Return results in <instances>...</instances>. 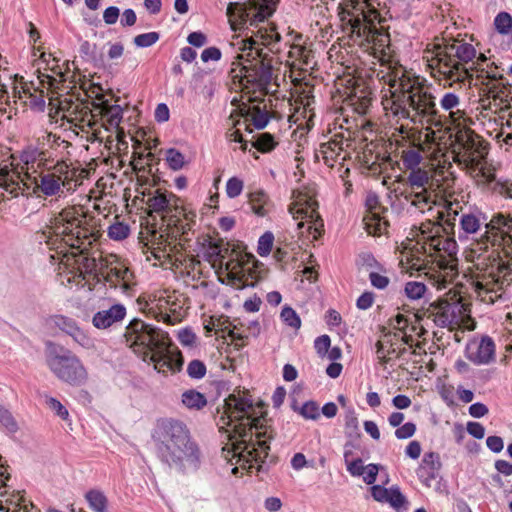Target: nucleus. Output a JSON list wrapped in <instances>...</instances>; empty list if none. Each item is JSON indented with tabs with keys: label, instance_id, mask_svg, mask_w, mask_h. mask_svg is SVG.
Instances as JSON below:
<instances>
[{
	"label": "nucleus",
	"instance_id": "nucleus-41",
	"mask_svg": "<svg viewBox=\"0 0 512 512\" xmlns=\"http://www.w3.org/2000/svg\"><path fill=\"white\" fill-rule=\"evenodd\" d=\"M227 402L229 405L233 402L234 410L238 414L247 413L253 407V401L247 397H237L233 394L229 395Z\"/></svg>",
	"mask_w": 512,
	"mask_h": 512
},
{
	"label": "nucleus",
	"instance_id": "nucleus-3",
	"mask_svg": "<svg viewBox=\"0 0 512 512\" xmlns=\"http://www.w3.org/2000/svg\"><path fill=\"white\" fill-rule=\"evenodd\" d=\"M46 355L48 367L59 380L76 387L86 384L87 369L80 358L70 349L48 341Z\"/></svg>",
	"mask_w": 512,
	"mask_h": 512
},
{
	"label": "nucleus",
	"instance_id": "nucleus-1",
	"mask_svg": "<svg viewBox=\"0 0 512 512\" xmlns=\"http://www.w3.org/2000/svg\"><path fill=\"white\" fill-rule=\"evenodd\" d=\"M49 230H53L56 238L45 236L46 243L50 249L69 248L71 251L66 254L67 265L72 266L75 270V276L85 280L87 276L93 277L100 281L102 277L111 287H116V281H122L123 287L129 281L131 272L121 260L110 255L109 258H102L101 255L96 256V251H90L95 238L92 237L93 230L86 229V226H46Z\"/></svg>",
	"mask_w": 512,
	"mask_h": 512
},
{
	"label": "nucleus",
	"instance_id": "nucleus-33",
	"mask_svg": "<svg viewBox=\"0 0 512 512\" xmlns=\"http://www.w3.org/2000/svg\"><path fill=\"white\" fill-rule=\"evenodd\" d=\"M167 368L173 373L180 372L184 365V356L182 352L176 348L167 351Z\"/></svg>",
	"mask_w": 512,
	"mask_h": 512
},
{
	"label": "nucleus",
	"instance_id": "nucleus-23",
	"mask_svg": "<svg viewBox=\"0 0 512 512\" xmlns=\"http://www.w3.org/2000/svg\"><path fill=\"white\" fill-rule=\"evenodd\" d=\"M44 156V150L40 149L37 145L28 144L19 151L18 157L24 165H33L37 161H42Z\"/></svg>",
	"mask_w": 512,
	"mask_h": 512
},
{
	"label": "nucleus",
	"instance_id": "nucleus-19",
	"mask_svg": "<svg viewBox=\"0 0 512 512\" xmlns=\"http://www.w3.org/2000/svg\"><path fill=\"white\" fill-rule=\"evenodd\" d=\"M181 402L190 410H201L207 405V398L205 394L195 389H189L182 393Z\"/></svg>",
	"mask_w": 512,
	"mask_h": 512
},
{
	"label": "nucleus",
	"instance_id": "nucleus-38",
	"mask_svg": "<svg viewBox=\"0 0 512 512\" xmlns=\"http://www.w3.org/2000/svg\"><path fill=\"white\" fill-rule=\"evenodd\" d=\"M258 448L255 447L253 442L247 444V448H250L248 451L249 456L253 457L255 462L264 463V459L261 458L259 454V449L264 453V458H266L270 451V444L266 440H260L257 442Z\"/></svg>",
	"mask_w": 512,
	"mask_h": 512
},
{
	"label": "nucleus",
	"instance_id": "nucleus-48",
	"mask_svg": "<svg viewBox=\"0 0 512 512\" xmlns=\"http://www.w3.org/2000/svg\"><path fill=\"white\" fill-rule=\"evenodd\" d=\"M271 119L268 111L258 108L257 113L252 117V125L257 130H262L267 127Z\"/></svg>",
	"mask_w": 512,
	"mask_h": 512
},
{
	"label": "nucleus",
	"instance_id": "nucleus-30",
	"mask_svg": "<svg viewBox=\"0 0 512 512\" xmlns=\"http://www.w3.org/2000/svg\"><path fill=\"white\" fill-rule=\"evenodd\" d=\"M427 287L423 282L409 281L405 284V295L411 300H418L424 297Z\"/></svg>",
	"mask_w": 512,
	"mask_h": 512
},
{
	"label": "nucleus",
	"instance_id": "nucleus-50",
	"mask_svg": "<svg viewBox=\"0 0 512 512\" xmlns=\"http://www.w3.org/2000/svg\"><path fill=\"white\" fill-rule=\"evenodd\" d=\"M331 346V339L328 335L324 334L317 337L314 341V348L317 354L321 357H324L329 351Z\"/></svg>",
	"mask_w": 512,
	"mask_h": 512
},
{
	"label": "nucleus",
	"instance_id": "nucleus-46",
	"mask_svg": "<svg viewBox=\"0 0 512 512\" xmlns=\"http://www.w3.org/2000/svg\"><path fill=\"white\" fill-rule=\"evenodd\" d=\"M0 423L9 433H15L18 430V424L13 415L4 407L2 408V411H0Z\"/></svg>",
	"mask_w": 512,
	"mask_h": 512
},
{
	"label": "nucleus",
	"instance_id": "nucleus-53",
	"mask_svg": "<svg viewBox=\"0 0 512 512\" xmlns=\"http://www.w3.org/2000/svg\"><path fill=\"white\" fill-rule=\"evenodd\" d=\"M369 280L371 285L379 290L385 289L390 283V279L387 276L379 274L378 271H371L369 273Z\"/></svg>",
	"mask_w": 512,
	"mask_h": 512
},
{
	"label": "nucleus",
	"instance_id": "nucleus-58",
	"mask_svg": "<svg viewBox=\"0 0 512 512\" xmlns=\"http://www.w3.org/2000/svg\"><path fill=\"white\" fill-rule=\"evenodd\" d=\"M373 302H374V293L371 291H365L356 300V307L359 310H367L373 305Z\"/></svg>",
	"mask_w": 512,
	"mask_h": 512
},
{
	"label": "nucleus",
	"instance_id": "nucleus-11",
	"mask_svg": "<svg viewBox=\"0 0 512 512\" xmlns=\"http://www.w3.org/2000/svg\"><path fill=\"white\" fill-rule=\"evenodd\" d=\"M157 227L158 226H140L139 239L144 245L148 246L151 244L153 247L157 246V248L165 245L168 241L170 228H176L177 232H180L181 228L182 236L187 234L185 229L187 226H159V230Z\"/></svg>",
	"mask_w": 512,
	"mask_h": 512
},
{
	"label": "nucleus",
	"instance_id": "nucleus-40",
	"mask_svg": "<svg viewBox=\"0 0 512 512\" xmlns=\"http://www.w3.org/2000/svg\"><path fill=\"white\" fill-rule=\"evenodd\" d=\"M299 414L304 419L317 420L320 417V408L316 401L308 400L302 404Z\"/></svg>",
	"mask_w": 512,
	"mask_h": 512
},
{
	"label": "nucleus",
	"instance_id": "nucleus-24",
	"mask_svg": "<svg viewBox=\"0 0 512 512\" xmlns=\"http://www.w3.org/2000/svg\"><path fill=\"white\" fill-rule=\"evenodd\" d=\"M148 207L156 213H164L170 211V199L166 193L156 190L155 193L147 200Z\"/></svg>",
	"mask_w": 512,
	"mask_h": 512
},
{
	"label": "nucleus",
	"instance_id": "nucleus-42",
	"mask_svg": "<svg viewBox=\"0 0 512 512\" xmlns=\"http://www.w3.org/2000/svg\"><path fill=\"white\" fill-rule=\"evenodd\" d=\"M207 367L205 363L199 359H194L187 366V374L191 379L200 380L205 377Z\"/></svg>",
	"mask_w": 512,
	"mask_h": 512
},
{
	"label": "nucleus",
	"instance_id": "nucleus-12",
	"mask_svg": "<svg viewBox=\"0 0 512 512\" xmlns=\"http://www.w3.org/2000/svg\"><path fill=\"white\" fill-rule=\"evenodd\" d=\"M248 198L247 209L249 211L259 218H265L267 221L272 220L273 203L264 190L257 189L252 191L249 193Z\"/></svg>",
	"mask_w": 512,
	"mask_h": 512
},
{
	"label": "nucleus",
	"instance_id": "nucleus-2",
	"mask_svg": "<svg viewBox=\"0 0 512 512\" xmlns=\"http://www.w3.org/2000/svg\"><path fill=\"white\" fill-rule=\"evenodd\" d=\"M157 459L182 475L195 473L202 453L187 425L174 418H160L151 432Z\"/></svg>",
	"mask_w": 512,
	"mask_h": 512
},
{
	"label": "nucleus",
	"instance_id": "nucleus-27",
	"mask_svg": "<svg viewBox=\"0 0 512 512\" xmlns=\"http://www.w3.org/2000/svg\"><path fill=\"white\" fill-rule=\"evenodd\" d=\"M430 180V176L427 170L419 168L416 170L410 171L407 183L412 188H424Z\"/></svg>",
	"mask_w": 512,
	"mask_h": 512
},
{
	"label": "nucleus",
	"instance_id": "nucleus-14",
	"mask_svg": "<svg viewBox=\"0 0 512 512\" xmlns=\"http://www.w3.org/2000/svg\"><path fill=\"white\" fill-rule=\"evenodd\" d=\"M126 316V307L117 303L109 309L96 312L92 318V324L97 329H107L113 324L122 321Z\"/></svg>",
	"mask_w": 512,
	"mask_h": 512
},
{
	"label": "nucleus",
	"instance_id": "nucleus-35",
	"mask_svg": "<svg viewBox=\"0 0 512 512\" xmlns=\"http://www.w3.org/2000/svg\"><path fill=\"white\" fill-rule=\"evenodd\" d=\"M386 502L397 510L408 504L406 497L398 486H392L389 488Z\"/></svg>",
	"mask_w": 512,
	"mask_h": 512
},
{
	"label": "nucleus",
	"instance_id": "nucleus-43",
	"mask_svg": "<svg viewBox=\"0 0 512 512\" xmlns=\"http://www.w3.org/2000/svg\"><path fill=\"white\" fill-rule=\"evenodd\" d=\"M455 55L461 62L468 63L476 57V49L472 44L463 43L457 46Z\"/></svg>",
	"mask_w": 512,
	"mask_h": 512
},
{
	"label": "nucleus",
	"instance_id": "nucleus-55",
	"mask_svg": "<svg viewBox=\"0 0 512 512\" xmlns=\"http://www.w3.org/2000/svg\"><path fill=\"white\" fill-rule=\"evenodd\" d=\"M151 352H152V355H151L150 360H151V362L154 363L155 369L160 371L161 368L167 367V363H168L167 351L164 352V349H163V350H154Z\"/></svg>",
	"mask_w": 512,
	"mask_h": 512
},
{
	"label": "nucleus",
	"instance_id": "nucleus-36",
	"mask_svg": "<svg viewBox=\"0 0 512 512\" xmlns=\"http://www.w3.org/2000/svg\"><path fill=\"white\" fill-rule=\"evenodd\" d=\"M274 234L271 231H266L258 240L257 253L261 257H267L273 248Z\"/></svg>",
	"mask_w": 512,
	"mask_h": 512
},
{
	"label": "nucleus",
	"instance_id": "nucleus-18",
	"mask_svg": "<svg viewBox=\"0 0 512 512\" xmlns=\"http://www.w3.org/2000/svg\"><path fill=\"white\" fill-rule=\"evenodd\" d=\"M443 310L432 312L428 317H434V323L440 328H446L452 325L456 318L457 313L451 303H442Z\"/></svg>",
	"mask_w": 512,
	"mask_h": 512
},
{
	"label": "nucleus",
	"instance_id": "nucleus-7",
	"mask_svg": "<svg viewBox=\"0 0 512 512\" xmlns=\"http://www.w3.org/2000/svg\"><path fill=\"white\" fill-rule=\"evenodd\" d=\"M317 201L302 193L294 194V201L290 205L289 212L295 220H299L296 224H316L319 219L317 212Z\"/></svg>",
	"mask_w": 512,
	"mask_h": 512
},
{
	"label": "nucleus",
	"instance_id": "nucleus-21",
	"mask_svg": "<svg viewBox=\"0 0 512 512\" xmlns=\"http://www.w3.org/2000/svg\"><path fill=\"white\" fill-rule=\"evenodd\" d=\"M47 322L51 327L57 328L69 336L79 326L74 318L61 314H55L50 316Z\"/></svg>",
	"mask_w": 512,
	"mask_h": 512
},
{
	"label": "nucleus",
	"instance_id": "nucleus-47",
	"mask_svg": "<svg viewBox=\"0 0 512 512\" xmlns=\"http://www.w3.org/2000/svg\"><path fill=\"white\" fill-rule=\"evenodd\" d=\"M177 338L182 346L192 347L196 342L197 336L190 327H185L179 330Z\"/></svg>",
	"mask_w": 512,
	"mask_h": 512
},
{
	"label": "nucleus",
	"instance_id": "nucleus-34",
	"mask_svg": "<svg viewBox=\"0 0 512 512\" xmlns=\"http://www.w3.org/2000/svg\"><path fill=\"white\" fill-rule=\"evenodd\" d=\"M160 39V33L156 31L139 34L133 38V44L137 48H148Z\"/></svg>",
	"mask_w": 512,
	"mask_h": 512
},
{
	"label": "nucleus",
	"instance_id": "nucleus-60",
	"mask_svg": "<svg viewBox=\"0 0 512 512\" xmlns=\"http://www.w3.org/2000/svg\"><path fill=\"white\" fill-rule=\"evenodd\" d=\"M347 471L354 477H359L363 475L365 471V467L363 466V461L361 458H356L352 461L346 463Z\"/></svg>",
	"mask_w": 512,
	"mask_h": 512
},
{
	"label": "nucleus",
	"instance_id": "nucleus-22",
	"mask_svg": "<svg viewBox=\"0 0 512 512\" xmlns=\"http://www.w3.org/2000/svg\"><path fill=\"white\" fill-rule=\"evenodd\" d=\"M85 499L94 512H107L108 499L103 491L90 489L86 492Z\"/></svg>",
	"mask_w": 512,
	"mask_h": 512
},
{
	"label": "nucleus",
	"instance_id": "nucleus-54",
	"mask_svg": "<svg viewBox=\"0 0 512 512\" xmlns=\"http://www.w3.org/2000/svg\"><path fill=\"white\" fill-rule=\"evenodd\" d=\"M79 53L82 58L96 61V45L84 40L80 44Z\"/></svg>",
	"mask_w": 512,
	"mask_h": 512
},
{
	"label": "nucleus",
	"instance_id": "nucleus-51",
	"mask_svg": "<svg viewBox=\"0 0 512 512\" xmlns=\"http://www.w3.org/2000/svg\"><path fill=\"white\" fill-rule=\"evenodd\" d=\"M416 424L413 422H406L395 430V437L399 440L411 438L416 432Z\"/></svg>",
	"mask_w": 512,
	"mask_h": 512
},
{
	"label": "nucleus",
	"instance_id": "nucleus-17",
	"mask_svg": "<svg viewBox=\"0 0 512 512\" xmlns=\"http://www.w3.org/2000/svg\"><path fill=\"white\" fill-rule=\"evenodd\" d=\"M507 224L504 220H499L497 223L493 219H489L486 212L474 206L469 209L468 213H464L459 221V224Z\"/></svg>",
	"mask_w": 512,
	"mask_h": 512
},
{
	"label": "nucleus",
	"instance_id": "nucleus-45",
	"mask_svg": "<svg viewBox=\"0 0 512 512\" xmlns=\"http://www.w3.org/2000/svg\"><path fill=\"white\" fill-rule=\"evenodd\" d=\"M280 0H249L248 4L250 8H261L266 13H270V17L276 11L277 5Z\"/></svg>",
	"mask_w": 512,
	"mask_h": 512
},
{
	"label": "nucleus",
	"instance_id": "nucleus-13",
	"mask_svg": "<svg viewBox=\"0 0 512 512\" xmlns=\"http://www.w3.org/2000/svg\"><path fill=\"white\" fill-rule=\"evenodd\" d=\"M406 102L419 116L426 117L436 114L434 97L431 93L409 91Z\"/></svg>",
	"mask_w": 512,
	"mask_h": 512
},
{
	"label": "nucleus",
	"instance_id": "nucleus-26",
	"mask_svg": "<svg viewBox=\"0 0 512 512\" xmlns=\"http://www.w3.org/2000/svg\"><path fill=\"white\" fill-rule=\"evenodd\" d=\"M165 161L169 169L178 171L186 163L184 155L176 148H169L165 152Z\"/></svg>",
	"mask_w": 512,
	"mask_h": 512
},
{
	"label": "nucleus",
	"instance_id": "nucleus-37",
	"mask_svg": "<svg viewBox=\"0 0 512 512\" xmlns=\"http://www.w3.org/2000/svg\"><path fill=\"white\" fill-rule=\"evenodd\" d=\"M70 337L84 349L90 350L95 347L94 339L85 332L80 326H78Z\"/></svg>",
	"mask_w": 512,
	"mask_h": 512
},
{
	"label": "nucleus",
	"instance_id": "nucleus-64",
	"mask_svg": "<svg viewBox=\"0 0 512 512\" xmlns=\"http://www.w3.org/2000/svg\"><path fill=\"white\" fill-rule=\"evenodd\" d=\"M466 429L469 435L476 439H482L485 436V428L479 422L469 421Z\"/></svg>",
	"mask_w": 512,
	"mask_h": 512
},
{
	"label": "nucleus",
	"instance_id": "nucleus-57",
	"mask_svg": "<svg viewBox=\"0 0 512 512\" xmlns=\"http://www.w3.org/2000/svg\"><path fill=\"white\" fill-rule=\"evenodd\" d=\"M382 468L383 466L381 464H368L366 467V475L363 477L364 482L368 485H373L376 482L379 470Z\"/></svg>",
	"mask_w": 512,
	"mask_h": 512
},
{
	"label": "nucleus",
	"instance_id": "nucleus-16",
	"mask_svg": "<svg viewBox=\"0 0 512 512\" xmlns=\"http://www.w3.org/2000/svg\"><path fill=\"white\" fill-rule=\"evenodd\" d=\"M254 79L251 81L261 91L268 89L273 78V65L271 60L262 59L259 66H255Z\"/></svg>",
	"mask_w": 512,
	"mask_h": 512
},
{
	"label": "nucleus",
	"instance_id": "nucleus-59",
	"mask_svg": "<svg viewBox=\"0 0 512 512\" xmlns=\"http://www.w3.org/2000/svg\"><path fill=\"white\" fill-rule=\"evenodd\" d=\"M222 57V52L218 47L211 46L204 49L201 53V60L205 63L209 61H219Z\"/></svg>",
	"mask_w": 512,
	"mask_h": 512
},
{
	"label": "nucleus",
	"instance_id": "nucleus-20",
	"mask_svg": "<svg viewBox=\"0 0 512 512\" xmlns=\"http://www.w3.org/2000/svg\"><path fill=\"white\" fill-rule=\"evenodd\" d=\"M344 434L347 439H360L362 433L359 429V421L355 409L349 407L344 417Z\"/></svg>",
	"mask_w": 512,
	"mask_h": 512
},
{
	"label": "nucleus",
	"instance_id": "nucleus-25",
	"mask_svg": "<svg viewBox=\"0 0 512 512\" xmlns=\"http://www.w3.org/2000/svg\"><path fill=\"white\" fill-rule=\"evenodd\" d=\"M277 145L278 142L275 140L274 135L268 132L257 134L254 136V141L252 142V146L263 154L270 153Z\"/></svg>",
	"mask_w": 512,
	"mask_h": 512
},
{
	"label": "nucleus",
	"instance_id": "nucleus-28",
	"mask_svg": "<svg viewBox=\"0 0 512 512\" xmlns=\"http://www.w3.org/2000/svg\"><path fill=\"white\" fill-rule=\"evenodd\" d=\"M356 265L360 268L385 271L384 266L379 263L371 252H362L356 259Z\"/></svg>",
	"mask_w": 512,
	"mask_h": 512
},
{
	"label": "nucleus",
	"instance_id": "nucleus-15",
	"mask_svg": "<svg viewBox=\"0 0 512 512\" xmlns=\"http://www.w3.org/2000/svg\"><path fill=\"white\" fill-rule=\"evenodd\" d=\"M62 178L60 175L54 173H46L40 175L38 185L31 186L32 192L36 196L43 195L44 197L57 196L63 192L62 190Z\"/></svg>",
	"mask_w": 512,
	"mask_h": 512
},
{
	"label": "nucleus",
	"instance_id": "nucleus-9",
	"mask_svg": "<svg viewBox=\"0 0 512 512\" xmlns=\"http://www.w3.org/2000/svg\"><path fill=\"white\" fill-rule=\"evenodd\" d=\"M465 356L476 365L490 364L495 361V343L489 336H483L479 343L468 344Z\"/></svg>",
	"mask_w": 512,
	"mask_h": 512
},
{
	"label": "nucleus",
	"instance_id": "nucleus-31",
	"mask_svg": "<svg viewBox=\"0 0 512 512\" xmlns=\"http://www.w3.org/2000/svg\"><path fill=\"white\" fill-rule=\"evenodd\" d=\"M45 403L47 407L60 419L64 421L69 420L70 415L68 409L58 399L52 396H46Z\"/></svg>",
	"mask_w": 512,
	"mask_h": 512
},
{
	"label": "nucleus",
	"instance_id": "nucleus-32",
	"mask_svg": "<svg viewBox=\"0 0 512 512\" xmlns=\"http://www.w3.org/2000/svg\"><path fill=\"white\" fill-rule=\"evenodd\" d=\"M280 318L289 327L299 329L301 327V319L297 312L290 306L285 305L282 308Z\"/></svg>",
	"mask_w": 512,
	"mask_h": 512
},
{
	"label": "nucleus",
	"instance_id": "nucleus-56",
	"mask_svg": "<svg viewBox=\"0 0 512 512\" xmlns=\"http://www.w3.org/2000/svg\"><path fill=\"white\" fill-rule=\"evenodd\" d=\"M458 104H459V97L453 92L445 93L443 95L442 99L440 100V105H441L442 109H444L446 111L452 110L453 108L457 107Z\"/></svg>",
	"mask_w": 512,
	"mask_h": 512
},
{
	"label": "nucleus",
	"instance_id": "nucleus-8",
	"mask_svg": "<svg viewBox=\"0 0 512 512\" xmlns=\"http://www.w3.org/2000/svg\"><path fill=\"white\" fill-rule=\"evenodd\" d=\"M27 178L31 180V183L24 181L18 172L7 173L0 178V189H3L12 198L18 197L19 195L27 197L35 195L32 192L31 186L38 185L37 177L27 172Z\"/></svg>",
	"mask_w": 512,
	"mask_h": 512
},
{
	"label": "nucleus",
	"instance_id": "nucleus-4",
	"mask_svg": "<svg viewBox=\"0 0 512 512\" xmlns=\"http://www.w3.org/2000/svg\"><path fill=\"white\" fill-rule=\"evenodd\" d=\"M123 336L126 344L134 351L163 350L171 343L167 332L139 318L129 322Z\"/></svg>",
	"mask_w": 512,
	"mask_h": 512
},
{
	"label": "nucleus",
	"instance_id": "nucleus-39",
	"mask_svg": "<svg viewBox=\"0 0 512 512\" xmlns=\"http://www.w3.org/2000/svg\"><path fill=\"white\" fill-rule=\"evenodd\" d=\"M423 157L420 152L416 150H407L403 152L402 161L403 165L406 169L412 171L419 169V165L422 161Z\"/></svg>",
	"mask_w": 512,
	"mask_h": 512
},
{
	"label": "nucleus",
	"instance_id": "nucleus-44",
	"mask_svg": "<svg viewBox=\"0 0 512 512\" xmlns=\"http://www.w3.org/2000/svg\"><path fill=\"white\" fill-rule=\"evenodd\" d=\"M244 183L243 181L234 176L227 180L226 182V194L229 198H236L238 197L243 190Z\"/></svg>",
	"mask_w": 512,
	"mask_h": 512
},
{
	"label": "nucleus",
	"instance_id": "nucleus-29",
	"mask_svg": "<svg viewBox=\"0 0 512 512\" xmlns=\"http://www.w3.org/2000/svg\"><path fill=\"white\" fill-rule=\"evenodd\" d=\"M496 31L501 35H509L512 31V16L508 12H500L494 19Z\"/></svg>",
	"mask_w": 512,
	"mask_h": 512
},
{
	"label": "nucleus",
	"instance_id": "nucleus-61",
	"mask_svg": "<svg viewBox=\"0 0 512 512\" xmlns=\"http://www.w3.org/2000/svg\"><path fill=\"white\" fill-rule=\"evenodd\" d=\"M487 448L493 453H500L504 448V440L500 436H489L486 439Z\"/></svg>",
	"mask_w": 512,
	"mask_h": 512
},
{
	"label": "nucleus",
	"instance_id": "nucleus-63",
	"mask_svg": "<svg viewBox=\"0 0 512 512\" xmlns=\"http://www.w3.org/2000/svg\"><path fill=\"white\" fill-rule=\"evenodd\" d=\"M187 42L194 47L200 48L206 44L207 36L201 31H194L188 35Z\"/></svg>",
	"mask_w": 512,
	"mask_h": 512
},
{
	"label": "nucleus",
	"instance_id": "nucleus-62",
	"mask_svg": "<svg viewBox=\"0 0 512 512\" xmlns=\"http://www.w3.org/2000/svg\"><path fill=\"white\" fill-rule=\"evenodd\" d=\"M365 206L370 213L373 215L377 214V209L380 208V201L378 195L375 192L367 193Z\"/></svg>",
	"mask_w": 512,
	"mask_h": 512
},
{
	"label": "nucleus",
	"instance_id": "nucleus-52",
	"mask_svg": "<svg viewBox=\"0 0 512 512\" xmlns=\"http://www.w3.org/2000/svg\"><path fill=\"white\" fill-rule=\"evenodd\" d=\"M130 234V226H108V236L113 240H123Z\"/></svg>",
	"mask_w": 512,
	"mask_h": 512
},
{
	"label": "nucleus",
	"instance_id": "nucleus-6",
	"mask_svg": "<svg viewBox=\"0 0 512 512\" xmlns=\"http://www.w3.org/2000/svg\"><path fill=\"white\" fill-rule=\"evenodd\" d=\"M412 227L415 229H419L424 244H428L431 247V249L435 251H444L450 257L456 255L458 251V245L455 239L448 237L449 230H452L454 226H436L438 229L435 235L431 234V226Z\"/></svg>",
	"mask_w": 512,
	"mask_h": 512
},
{
	"label": "nucleus",
	"instance_id": "nucleus-49",
	"mask_svg": "<svg viewBox=\"0 0 512 512\" xmlns=\"http://www.w3.org/2000/svg\"><path fill=\"white\" fill-rule=\"evenodd\" d=\"M108 123L111 126L117 127L123 119V109L118 104H113L108 108Z\"/></svg>",
	"mask_w": 512,
	"mask_h": 512
},
{
	"label": "nucleus",
	"instance_id": "nucleus-10",
	"mask_svg": "<svg viewBox=\"0 0 512 512\" xmlns=\"http://www.w3.org/2000/svg\"><path fill=\"white\" fill-rule=\"evenodd\" d=\"M442 462L438 452H426L421 460L420 465L416 469V474L420 482L426 486L431 487V481L439 477Z\"/></svg>",
	"mask_w": 512,
	"mask_h": 512
},
{
	"label": "nucleus",
	"instance_id": "nucleus-5",
	"mask_svg": "<svg viewBox=\"0 0 512 512\" xmlns=\"http://www.w3.org/2000/svg\"><path fill=\"white\" fill-rule=\"evenodd\" d=\"M466 235H472L479 250L488 245L512 249V226H461Z\"/></svg>",
	"mask_w": 512,
	"mask_h": 512
}]
</instances>
